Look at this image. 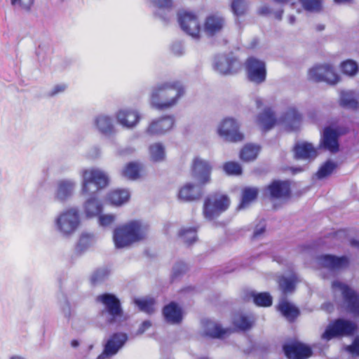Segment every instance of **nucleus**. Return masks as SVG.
I'll use <instances>...</instances> for the list:
<instances>
[{
    "mask_svg": "<svg viewBox=\"0 0 359 359\" xmlns=\"http://www.w3.org/2000/svg\"><path fill=\"white\" fill-rule=\"evenodd\" d=\"M81 192L85 195H95L106 188L109 183V176L98 168L85 169L82 171Z\"/></svg>",
    "mask_w": 359,
    "mask_h": 359,
    "instance_id": "4",
    "label": "nucleus"
},
{
    "mask_svg": "<svg viewBox=\"0 0 359 359\" xmlns=\"http://www.w3.org/2000/svg\"><path fill=\"white\" fill-rule=\"evenodd\" d=\"M134 303L140 310L148 314L154 313L156 301L154 298L135 299Z\"/></svg>",
    "mask_w": 359,
    "mask_h": 359,
    "instance_id": "38",
    "label": "nucleus"
},
{
    "mask_svg": "<svg viewBox=\"0 0 359 359\" xmlns=\"http://www.w3.org/2000/svg\"><path fill=\"white\" fill-rule=\"evenodd\" d=\"M352 1L353 0H334V1L338 4L351 3Z\"/></svg>",
    "mask_w": 359,
    "mask_h": 359,
    "instance_id": "58",
    "label": "nucleus"
},
{
    "mask_svg": "<svg viewBox=\"0 0 359 359\" xmlns=\"http://www.w3.org/2000/svg\"><path fill=\"white\" fill-rule=\"evenodd\" d=\"M341 72L349 76L355 75L358 71L357 63L353 60H346L341 63Z\"/></svg>",
    "mask_w": 359,
    "mask_h": 359,
    "instance_id": "44",
    "label": "nucleus"
},
{
    "mask_svg": "<svg viewBox=\"0 0 359 359\" xmlns=\"http://www.w3.org/2000/svg\"><path fill=\"white\" fill-rule=\"evenodd\" d=\"M154 2L160 8H170L173 4V0H154Z\"/></svg>",
    "mask_w": 359,
    "mask_h": 359,
    "instance_id": "52",
    "label": "nucleus"
},
{
    "mask_svg": "<svg viewBox=\"0 0 359 359\" xmlns=\"http://www.w3.org/2000/svg\"><path fill=\"white\" fill-rule=\"evenodd\" d=\"M309 79L314 82L325 81L330 84H335L339 80V76L334 68L329 65H318L311 68L308 73Z\"/></svg>",
    "mask_w": 359,
    "mask_h": 359,
    "instance_id": "10",
    "label": "nucleus"
},
{
    "mask_svg": "<svg viewBox=\"0 0 359 359\" xmlns=\"http://www.w3.org/2000/svg\"><path fill=\"white\" fill-rule=\"evenodd\" d=\"M151 325V323L150 321L149 320H145L144 321L142 325H141V327L140 328V331L141 332H144L146 330H147L149 327H150Z\"/></svg>",
    "mask_w": 359,
    "mask_h": 359,
    "instance_id": "55",
    "label": "nucleus"
},
{
    "mask_svg": "<svg viewBox=\"0 0 359 359\" xmlns=\"http://www.w3.org/2000/svg\"><path fill=\"white\" fill-rule=\"evenodd\" d=\"M276 118L273 111L271 108H266L258 116L257 122L262 127L263 132H266L271 129L276 123Z\"/></svg>",
    "mask_w": 359,
    "mask_h": 359,
    "instance_id": "26",
    "label": "nucleus"
},
{
    "mask_svg": "<svg viewBox=\"0 0 359 359\" xmlns=\"http://www.w3.org/2000/svg\"><path fill=\"white\" fill-rule=\"evenodd\" d=\"M232 332L230 328H223L219 324L212 323L208 327L206 333L212 338L222 339Z\"/></svg>",
    "mask_w": 359,
    "mask_h": 359,
    "instance_id": "35",
    "label": "nucleus"
},
{
    "mask_svg": "<svg viewBox=\"0 0 359 359\" xmlns=\"http://www.w3.org/2000/svg\"><path fill=\"white\" fill-rule=\"evenodd\" d=\"M259 147L247 144H245L240 151V158L243 161H251L257 158L259 151Z\"/></svg>",
    "mask_w": 359,
    "mask_h": 359,
    "instance_id": "33",
    "label": "nucleus"
},
{
    "mask_svg": "<svg viewBox=\"0 0 359 359\" xmlns=\"http://www.w3.org/2000/svg\"><path fill=\"white\" fill-rule=\"evenodd\" d=\"M203 26L205 32L213 36L224 29L225 19L219 13H211L205 18Z\"/></svg>",
    "mask_w": 359,
    "mask_h": 359,
    "instance_id": "18",
    "label": "nucleus"
},
{
    "mask_svg": "<svg viewBox=\"0 0 359 359\" xmlns=\"http://www.w3.org/2000/svg\"><path fill=\"white\" fill-rule=\"evenodd\" d=\"M340 105L343 107L356 109L358 108V102L351 92H342L340 95Z\"/></svg>",
    "mask_w": 359,
    "mask_h": 359,
    "instance_id": "39",
    "label": "nucleus"
},
{
    "mask_svg": "<svg viewBox=\"0 0 359 359\" xmlns=\"http://www.w3.org/2000/svg\"><path fill=\"white\" fill-rule=\"evenodd\" d=\"M149 153L154 161H162L165 157L164 148L159 143L151 145L149 147Z\"/></svg>",
    "mask_w": 359,
    "mask_h": 359,
    "instance_id": "45",
    "label": "nucleus"
},
{
    "mask_svg": "<svg viewBox=\"0 0 359 359\" xmlns=\"http://www.w3.org/2000/svg\"><path fill=\"white\" fill-rule=\"evenodd\" d=\"M84 211L88 217L100 215L102 212V205L95 195H92L85 203Z\"/></svg>",
    "mask_w": 359,
    "mask_h": 359,
    "instance_id": "27",
    "label": "nucleus"
},
{
    "mask_svg": "<svg viewBox=\"0 0 359 359\" xmlns=\"http://www.w3.org/2000/svg\"><path fill=\"white\" fill-rule=\"evenodd\" d=\"M223 168L228 175H239L242 173V168L237 162H226L224 164Z\"/></svg>",
    "mask_w": 359,
    "mask_h": 359,
    "instance_id": "46",
    "label": "nucleus"
},
{
    "mask_svg": "<svg viewBox=\"0 0 359 359\" xmlns=\"http://www.w3.org/2000/svg\"><path fill=\"white\" fill-rule=\"evenodd\" d=\"M146 236L147 227L138 220L119 225L113 232V241L116 248L128 247L144 240Z\"/></svg>",
    "mask_w": 359,
    "mask_h": 359,
    "instance_id": "3",
    "label": "nucleus"
},
{
    "mask_svg": "<svg viewBox=\"0 0 359 359\" xmlns=\"http://www.w3.org/2000/svg\"><path fill=\"white\" fill-rule=\"evenodd\" d=\"M277 309L290 323L294 322L300 315L299 309L286 299L279 302Z\"/></svg>",
    "mask_w": 359,
    "mask_h": 359,
    "instance_id": "24",
    "label": "nucleus"
},
{
    "mask_svg": "<svg viewBox=\"0 0 359 359\" xmlns=\"http://www.w3.org/2000/svg\"><path fill=\"white\" fill-rule=\"evenodd\" d=\"M196 233V227H189L182 229L179 233V236L182 238L185 244L190 245L197 241Z\"/></svg>",
    "mask_w": 359,
    "mask_h": 359,
    "instance_id": "40",
    "label": "nucleus"
},
{
    "mask_svg": "<svg viewBox=\"0 0 359 359\" xmlns=\"http://www.w3.org/2000/svg\"><path fill=\"white\" fill-rule=\"evenodd\" d=\"M290 22H291V23H293V22H294V17L291 16V17L290 18Z\"/></svg>",
    "mask_w": 359,
    "mask_h": 359,
    "instance_id": "62",
    "label": "nucleus"
},
{
    "mask_svg": "<svg viewBox=\"0 0 359 359\" xmlns=\"http://www.w3.org/2000/svg\"><path fill=\"white\" fill-rule=\"evenodd\" d=\"M96 126L103 134H111L114 130V126L111 119L107 116L101 115L95 120Z\"/></svg>",
    "mask_w": 359,
    "mask_h": 359,
    "instance_id": "36",
    "label": "nucleus"
},
{
    "mask_svg": "<svg viewBox=\"0 0 359 359\" xmlns=\"http://www.w3.org/2000/svg\"><path fill=\"white\" fill-rule=\"evenodd\" d=\"M96 302L100 303L103 309L100 315L107 317V323L112 324L123 317V310L120 299L114 294L103 293L96 297Z\"/></svg>",
    "mask_w": 359,
    "mask_h": 359,
    "instance_id": "5",
    "label": "nucleus"
},
{
    "mask_svg": "<svg viewBox=\"0 0 359 359\" xmlns=\"http://www.w3.org/2000/svg\"><path fill=\"white\" fill-rule=\"evenodd\" d=\"M79 341L76 339H74L71 341V345L73 347H77L79 346Z\"/></svg>",
    "mask_w": 359,
    "mask_h": 359,
    "instance_id": "59",
    "label": "nucleus"
},
{
    "mask_svg": "<svg viewBox=\"0 0 359 359\" xmlns=\"http://www.w3.org/2000/svg\"><path fill=\"white\" fill-rule=\"evenodd\" d=\"M252 325L253 321L247 316H241L235 323V326L243 331L250 330Z\"/></svg>",
    "mask_w": 359,
    "mask_h": 359,
    "instance_id": "48",
    "label": "nucleus"
},
{
    "mask_svg": "<svg viewBox=\"0 0 359 359\" xmlns=\"http://www.w3.org/2000/svg\"><path fill=\"white\" fill-rule=\"evenodd\" d=\"M165 320L171 323L177 324L182 320V309L175 302H171L163 309Z\"/></svg>",
    "mask_w": 359,
    "mask_h": 359,
    "instance_id": "23",
    "label": "nucleus"
},
{
    "mask_svg": "<svg viewBox=\"0 0 359 359\" xmlns=\"http://www.w3.org/2000/svg\"><path fill=\"white\" fill-rule=\"evenodd\" d=\"M74 184L69 181H62L58 185L57 196L60 200H64L71 195Z\"/></svg>",
    "mask_w": 359,
    "mask_h": 359,
    "instance_id": "41",
    "label": "nucleus"
},
{
    "mask_svg": "<svg viewBox=\"0 0 359 359\" xmlns=\"http://www.w3.org/2000/svg\"><path fill=\"white\" fill-rule=\"evenodd\" d=\"M264 192L272 199H287L291 195L290 183L285 180H273L265 187Z\"/></svg>",
    "mask_w": 359,
    "mask_h": 359,
    "instance_id": "15",
    "label": "nucleus"
},
{
    "mask_svg": "<svg viewBox=\"0 0 359 359\" xmlns=\"http://www.w3.org/2000/svg\"><path fill=\"white\" fill-rule=\"evenodd\" d=\"M259 195V189L256 187H247L242 190V196L238 209H243L256 201Z\"/></svg>",
    "mask_w": 359,
    "mask_h": 359,
    "instance_id": "28",
    "label": "nucleus"
},
{
    "mask_svg": "<svg viewBox=\"0 0 359 359\" xmlns=\"http://www.w3.org/2000/svg\"><path fill=\"white\" fill-rule=\"evenodd\" d=\"M302 119V116L301 114L294 107L289 108L283 116V121L287 123L292 128L299 126Z\"/></svg>",
    "mask_w": 359,
    "mask_h": 359,
    "instance_id": "34",
    "label": "nucleus"
},
{
    "mask_svg": "<svg viewBox=\"0 0 359 359\" xmlns=\"http://www.w3.org/2000/svg\"><path fill=\"white\" fill-rule=\"evenodd\" d=\"M265 231V227L262 226L260 229H256L253 233L252 237L254 238H257L260 235H262Z\"/></svg>",
    "mask_w": 359,
    "mask_h": 359,
    "instance_id": "56",
    "label": "nucleus"
},
{
    "mask_svg": "<svg viewBox=\"0 0 359 359\" xmlns=\"http://www.w3.org/2000/svg\"><path fill=\"white\" fill-rule=\"evenodd\" d=\"M261 104H262V103H261V102H260L259 100H257V107H260Z\"/></svg>",
    "mask_w": 359,
    "mask_h": 359,
    "instance_id": "64",
    "label": "nucleus"
},
{
    "mask_svg": "<svg viewBox=\"0 0 359 359\" xmlns=\"http://www.w3.org/2000/svg\"><path fill=\"white\" fill-rule=\"evenodd\" d=\"M324 29H325V26H324V25H318V26L316 27V29H317L318 31H322V30H323Z\"/></svg>",
    "mask_w": 359,
    "mask_h": 359,
    "instance_id": "61",
    "label": "nucleus"
},
{
    "mask_svg": "<svg viewBox=\"0 0 359 359\" xmlns=\"http://www.w3.org/2000/svg\"><path fill=\"white\" fill-rule=\"evenodd\" d=\"M351 244L352 246L359 248V241H356L355 239L351 240Z\"/></svg>",
    "mask_w": 359,
    "mask_h": 359,
    "instance_id": "57",
    "label": "nucleus"
},
{
    "mask_svg": "<svg viewBox=\"0 0 359 359\" xmlns=\"http://www.w3.org/2000/svg\"><path fill=\"white\" fill-rule=\"evenodd\" d=\"M219 135L226 141L231 142H241L244 135L239 130V124L233 118H225L218 128Z\"/></svg>",
    "mask_w": 359,
    "mask_h": 359,
    "instance_id": "12",
    "label": "nucleus"
},
{
    "mask_svg": "<svg viewBox=\"0 0 359 359\" xmlns=\"http://www.w3.org/2000/svg\"><path fill=\"white\" fill-rule=\"evenodd\" d=\"M177 20L181 29L194 39H199L201 27L198 16L191 11L181 10L177 13Z\"/></svg>",
    "mask_w": 359,
    "mask_h": 359,
    "instance_id": "9",
    "label": "nucleus"
},
{
    "mask_svg": "<svg viewBox=\"0 0 359 359\" xmlns=\"http://www.w3.org/2000/svg\"><path fill=\"white\" fill-rule=\"evenodd\" d=\"M11 359H23V358H22L21 357H18V356H13Z\"/></svg>",
    "mask_w": 359,
    "mask_h": 359,
    "instance_id": "63",
    "label": "nucleus"
},
{
    "mask_svg": "<svg viewBox=\"0 0 359 359\" xmlns=\"http://www.w3.org/2000/svg\"><path fill=\"white\" fill-rule=\"evenodd\" d=\"M293 151L295 159H311L317 155L315 148L309 142L297 143L293 147Z\"/></svg>",
    "mask_w": 359,
    "mask_h": 359,
    "instance_id": "25",
    "label": "nucleus"
},
{
    "mask_svg": "<svg viewBox=\"0 0 359 359\" xmlns=\"http://www.w3.org/2000/svg\"><path fill=\"white\" fill-rule=\"evenodd\" d=\"M99 216V222L102 226H107L113 224L115 221V216L114 215H101Z\"/></svg>",
    "mask_w": 359,
    "mask_h": 359,
    "instance_id": "50",
    "label": "nucleus"
},
{
    "mask_svg": "<svg viewBox=\"0 0 359 359\" xmlns=\"http://www.w3.org/2000/svg\"><path fill=\"white\" fill-rule=\"evenodd\" d=\"M188 270L187 266L182 262L177 263L173 268V273L172 275V280L177 279L182 274L185 273Z\"/></svg>",
    "mask_w": 359,
    "mask_h": 359,
    "instance_id": "49",
    "label": "nucleus"
},
{
    "mask_svg": "<svg viewBox=\"0 0 359 359\" xmlns=\"http://www.w3.org/2000/svg\"><path fill=\"white\" fill-rule=\"evenodd\" d=\"M174 118L172 116H166L154 121L147 128V133L151 135H158L166 133L172 128Z\"/></svg>",
    "mask_w": 359,
    "mask_h": 359,
    "instance_id": "21",
    "label": "nucleus"
},
{
    "mask_svg": "<svg viewBox=\"0 0 359 359\" xmlns=\"http://www.w3.org/2000/svg\"><path fill=\"white\" fill-rule=\"evenodd\" d=\"M13 5L19 4L25 10H29L34 4V0H11Z\"/></svg>",
    "mask_w": 359,
    "mask_h": 359,
    "instance_id": "51",
    "label": "nucleus"
},
{
    "mask_svg": "<svg viewBox=\"0 0 359 359\" xmlns=\"http://www.w3.org/2000/svg\"><path fill=\"white\" fill-rule=\"evenodd\" d=\"M332 287L341 290L346 309L353 315L359 316V294L348 285L338 280L333 281Z\"/></svg>",
    "mask_w": 359,
    "mask_h": 359,
    "instance_id": "11",
    "label": "nucleus"
},
{
    "mask_svg": "<svg viewBox=\"0 0 359 359\" xmlns=\"http://www.w3.org/2000/svg\"><path fill=\"white\" fill-rule=\"evenodd\" d=\"M184 93L185 88L180 81L164 82L153 89L151 102L157 109H168L175 106Z\"/></svg>",
    "mask_w": 359,
    "mask_h": 359,
    "instance_id": "2",
    "label": "nucleus"
},
{
    "mask_svg": "<svg viewBox=\"0 0 359 359\" xmlns=\"http://www.w3.org/2000/svg\"><path fill=\"white\" fill-rule=\"evenodd\" d=\"M254 303L258 306L268 307L272 304V297L267 292L252 293Z\"/></svg>",
    "mask_w": 359,
    "mask_h": 359,
    "instance_id": "42",
    "label": "nucleus"
},
{
    "mask_svg": "<svg viewBox=\"0 0 359 359\" xmlns=\"http://www.w3.org/2000/svg\"><path fill=\"white\" fill-rule=\"evenodd\" d=\"M240 67V62L236 57L224 55L216 60L214 69L222 75H230L237 73Z\"/></svg>",
    "mask_w": 359,
    "mask_h": 359,
    "instance_id": "16",
    "label": "nucleus"
},
{
    "mask_svg": "<svg viewBox=\"0 0 359 359\" xmlns=\"http://www.w3.org/2000/svg\"><path fill=\"white\" fill-rule=\"evenodd\" d=\"M231 201L226 194H212L205 198L203 203V212L204 217L212 220L219 217L229 208Z\"/></svg>",
    "mask_w": 359,
    "mask_h": 359,
    "instance_id": "7",
    "label": "nucleus"
},
{
    "mask_svg": "<svg viewBox=\"0 0 359 359\" xmlns=\"http://www.w3.org/2000/svg\"><path fill=\"white\" fill-rule=\"evenodd\" d=\"M142 166L136 162H130L122 170V175L129 180H137L140 177Z\"/></svg>",
    "mask_w": 359,
    "mask_h": 359,
    "instance_id": "32",
    "label": "nucleus"
},
{
    "mask_svg": "<svg viewBox=\"0 0 359 359\" xmlns=\"http://www.w3.org/2000/svg\"><path fill=\"white\" fill-rule=\"evenodd\" d=\"M130 198V194L126 189H116L111 190L107 195L108 201L114 205H121Z\"/></svg>",
    "mask_w": 359,
    "mask_h": 359,
    "instance_id": "29",
    "label": "nucleus"
},
{
    "mask_svg": "<svg viewBox=\"0 0 359 359\" xmlns=\"http://www.w3.org/2000/svg\"><path fill=\"white\" fill-rule=\"evenodd\" d=\"M212 166L210 163L195 157L191 167V175L196 182L197 187L188 183L182 187L178 193L179 198L184 201H196L203 196L202 187L210 182Z\"/></svg>",
    "mask_w": 359,
    "mask_h": 359,
    "instance_id": "1",
    "label": "nucleus"
},
{
    "mask_svg": "<svg viewBox=\"0 0 359 359\" xmlns=\"http://www.w3.org/2000/svg\"><path fill=\"white\" fill-rule=\"evenodd\" d=\"M127 335L123 333H114L105 344L102 354L109 357L115 355L127 341Z\"/></svg>",
    "mask_w": 359,
    "mask_h": 359,
    "instance_id": "19",
    "label": "nucleus"
},
{
    "mask_svg": "<svg viewBox=\"0 0 359 359\" xmlns=\"http://www.w3.org/2000/svg\"><path fill=\"white\" fill-rule=\"evenodd\" d=\"M274 1L277 2V3H280V4H287L289 3L290 1H291L292 0H273Z\"/></svg>",
    "mask_w": 359,
    "mask_h": 359,
    "instance_id": "60",
    "label": "nucleus"
},
{
    "mask_svg": "<svg viewBox=\"0 0 359 359\" xmlns=\"http://www.w3.org/2000/svg\"><path fill=\"white\" fill-rule=\"evenodd\" d=\"M109 270L107 269H98L92 275L90 281L95 285L104 281L109 275Z\"/></svg>",
    "mask_w": 359,
    "mask_h": 359,
    "instance_id": "47",
    "label": "nucleus"
},
{
    "mask_svg": "<svg viewBox=\"0 0 359 359\" xmlns=\"http://www.w3.org/2000/svg\"><path fill=\"white\" fill-rule=\"evenodd\" d=\"M283 351L287 359H308L313 355L311 347L299 341L283 344Z\"/></svg>",
    "mask_w": 359,
    "mask_h": 359,
    "instance_id": "13",
    "label": "nucleus"
},
{
    "mask_svg": "<svg viewBox=\"0 0 359 359\" xmlns=\"http://www.w3.org/2000/svg\"><path fill=\"white\" fill-rule=\"evenodd\" d=\"M320 264L329 269L338 270L348 266L349 259L346 256L337 257L332 255H323L318 257Z\"/></svg>",
    "mask_w": 359,
    "mask_h": 359,
    "instance_id": "20",
    "label": "nucleus"
},
{
    "mask_svg": "<svg viewBox=\"0 0 359 359\" xmlns=\"http://www.w3.org/2000/svg\"><path fill=\"white\" fill-rule=\"evenodd\" d=\"M297 3L301 5L303 10L311 13H319L323 8V0H298L292 2L291 5L295 8Z\"/></svg>",
    "mask_w": 359,
    "mask_h": 359,
    "instance_id": "31",
    "label": "nucleus"
},
{
    "mask_svg": "<svg viewBox=\"0 0 359 359\" xmlns=\"http://www.w3.org/2000/svg\"><path fill=\"white\" fill-rule=\"evenodd\" d=\"M248 79L255 84H261L266 79V65L264 60L254 56L248 57L244 63Z\"/></svg>",
    "mask_w": 359,
    "mask_h": 359,
    "instance_id": "8",
    "label": "nucleus"
},
{
    "mask_svg": "<svg viewBox=\"0 0 359 359\" xmlns=\"http://www.w3.org/2000/svg\"><path fill=\"white\" fill-rule=\"evenodd\" d=\"M118 122L124 127L133 128L139 122L140 116L137 111L133 109H121L116 114Z\"/></svg>",
    "mask_w": 359,
    "mask_h": 359,
    "instance_id": "22",
    "label": "nucleus"
},
{
    "mask_svg": "<svg viewBox=\"0 0 359 359\" xmlns=\"http://www.w3.org/2000/svg\"><path fill=\"white\" fill-rule=\"evenodd\" d=\"M65 88L66 86L65 85H57L53 88L52 95H55L58 93L62 92L65 90Z\"/></svg>",
    "mask_w": 359,
    "mask_h": 359,
    "instance_id": "54",
    "label": "nucleus"
},
{
    "mask_svg": "<svg viewBox=\"0 0 359 359\" xmlns=\"http://www.w3.org/2000/svg\"><path fill=\"white\" fill-rule=\"evenodd\" d=\"M299 282L298 277L293 274L290 277L281 276L278 279V285L284 294L292 293Z\"/></svg>",
    "mask_w": 359,
    "mask_h": 359,
    "instance_id": "30",
    "label": "nucleus"
},
{
    "mask_svg": "<svg viewBox=\"0 0 359 359\" xmlns=\"http://www.w3.org/2000/svg\"><path fill=\"white\" fill-rule=\"evenodd\" d=\"M79 224V212L74 208L65 211L57 219V225L59 230L65 234L73 233Z\"/></svg>",
    "mask_w": 359,
    "mask_h": 359,
    "instance_id": "14",
    "label": "nucleus"
},
{
    "mask_svg": "<svg viewBox=\"0 0 359 359\" xmlns=\"http://www.w3.org/2000/svg\"><path fill=\"white\" fill-rule=\"evenodd\" d=\"M356 330L357 325L355 323L344 318H337L328 324L321 335V339L328 341L334 338L353 336Z\"/></svg>",
    "mask_w": 359,
    "mask_h": 359,
    "instance_id": "6",
    "label": "nucleus"
},
{
    "mask_svg": "<svg viewBox=\"0 0 359 359\" xmlns=\"http://www.w3.org/2000/svg\"><path fill=\"white\" fill-rule=\"evenodd\" d=\"M230 7L232 13L237 18L245 15L248 11L246 0H231Z\"/></svg>",
    "mask_w": 359,
    "mask_h": 359,
    "instance_id": "37",
    "label": "nucleus"
},
{
    "mask_svg": "<svg viewBox=\"0 0 359 359\" xmlns=\"http://www.w3.org/2000/svg\"><path fill=\"white\" fill-rule=\"evenodd\" d=\"M347 350L353 354L359 355V337L353 340L352 344L347 347Z\"/></svg>",
    "mask_w": 359,
    "mask_h": 359,
    "instance_id": "53",
    "label": "nucleus"
},
{
    "mask_svg": "<svg viewBox=\"0 0 359 359\" xmlns=\"http://www.w3.org/2000/svg\"><path fill=\"white\" fill-rule=\"evenodd\" d=\"M337 168V164L331 161H327L318 170L316 175L319 179L330 176Z\"/></svg>",
    "mask_w": 359,
    "mask_h": 359,
    "instance_id": "43",
    "label": "nucleus"
},
{
    "mask_svg": "<svg viewBox=\"0 0 359 359\" xmlns=\"http://www.w3.org/2000/svg\"><path fill=\"white\" fill-rule=\"evenodd\" d=\"M339 133L330 126L324 128L320 146L331 153H337L339 149Z\"/></svg>",
    "mask_w": 359,
    "mask_h": 359,
    "instance_id": "17",
    "label": "nucleus"
}]
</instances>
